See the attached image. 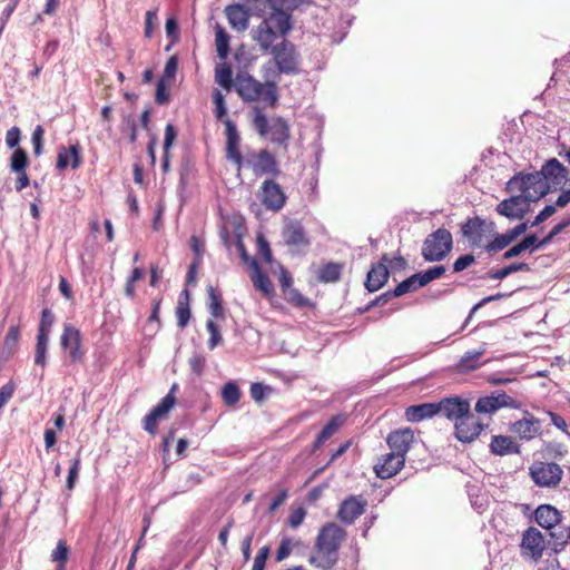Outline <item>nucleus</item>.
<instances>
[{"mask_svg": "<svg viewBox=\"0 0 570 570\" xmlns=\"http://www.w3.org/2000/svg\"><path fill=\"white\" fill-rule=\"evenodd\" d=\"M165 28L167 36L171 39L173 42L179 40V27L175 18L167 19Z\"/></svg>", "mask_w": 570, "mask_h": 570, "instance_id": "338daca9", "label": "nucleus"}, {"mask_svg": "<svg viewBox=\"0 0 570 570\" xmlns=\"http://www.w3.org/2000/svg\"><path fill=\"white\" fill-rule=\"evenodd\" d=\"M175 314L177 317L178 327L184 330L188 325L191 317L189 289L185 288L180 292L177 306L175 308Z\"/></svg>", "mask_w": 570, "mask_h": 570, "instance_id": "2f4dec72", "label": "nucleus"}, {"mask_svg": "<svg viewBox=\"0 0 570 570\" xmlns=\"http://www.w3.org/2000/svg\"><path fill=\"white\" fill-rule=\"evenodd\" d=\"M70 549L65 540H59L56 548L52 550L50 554V559L52 562H56L57 566H65L68 562Z\"/></svg>", "mask_w": 570, "mask_h": 570, "instance_id": "a18cd8bd", "label": "nucleus"}, {"mask_svg": "<svg viewBox=\"0 0 570 570\" xmlns=\"http://www.w3.org/2000/svg\"><path fill=\"white\" fill-rule=\"evenodd\" d=\"M250 279L254 287L262 292L266 297H273L275 294L274 286L269 277L262 271L256 259H250Z\"/></svg>", "mask_w": 570, "mask_h": 570, "instance_id": "cd10ccee", "label": "nucleus"}, {"mask_svg": "<svg viewBox=\"0 0 570 570\" xmlns=\"http://www.w3.org/2000/svg\"><path fill=\"white\" fill-rule=\"evenodd\" d=\"M206 328L210 334L208 340V348L214 350L216 346L222 344L223 337L219 332V327L214 320H208L206 323Z\"/></svg>", "mask_w": 570, "mask_h": 570, "instance_id": "603ef678", "label": "nucleus"}, {"mask_svg": "<svg viewBox=\"0 0 570 570\" xmlns=\"http://www.w3.org/2000/svg\"><path fill=\"white\" fill-rule=\"evenodd\" d=\"M292 20L288 12H271L263 21L252 29V38L259 49L267 52L276 43L278 37H285L292 30Z\"/></svg>", "mask_w": 570, "mask_h": 570, "instance_id": "7ed1b4c3", "label": "nucleus"}, {"mask_svg": "<svg viewBox=\"0 0 570 570\" xmlns=\"http://www.w3.org/2000/svg\"><path fill=\"white\" fill-rule=\"evenodd\" d=\"M436 403V415L441 414L451 422L468 414L470 402L461 396L443 397Z\"/></svg>", "mask_w": 570, "mask_h": 570, "instance_id": "2eb2a0df", "label": "nucleus"}, {"mask_svg": "<svg viewBox=\"0 0 570 570\" xmlns=\"http://www.w3.org/2000/svg\"><path fill=\"white\" fill-rule=\"evenodd\" d=\"M55 321L56 317L50 308H43L41 312L37 335L49 337Z\"/></svg>", "mask_w": 570, "mask_h": 570, "instance_id": "c03bdc74", "label": "nucleus"}, {"mask_svg": "<svg viewBox=\"0 0 570 570\" xmlns=\"http://www.w3.org/2000/svg\"><path fill=\"white\" fill-rule=\"evenodd\" d=\"M225 135H226V158L234 164L237 170H240L245 164V159L240 153V136L237 127L232 120L225 121Z\"/></svg>", "mask_w": 570, "mask_h": 570, "instance_id": "4468645a", "label": "nucleus"}, {"mask_svg": "<svg viewBox=\"0 0 570 570\" xmlns=\"http://www.w3.org/2000/svg\"><path fill=\"white\" fill-rule=\"evenodd\" d=\"M283 237L288 246L308 247L309 239L299 222H289L283 230Z\"/></svg>", "mask_w": 570, "mask_h": 570, "instance_id": "b1692460", "label": "nucleus"}, {"mask_svg": "<svg viewBox=\"0 0 570 570\" xmlns=\"http://www.w3.org/2000/svg\"><path fill=\"white\" fill-rule=\"evenodd\" d=\"M530 266L527 263H512L501 269L491 271L488 273V277L491 279H502L515 272H528Z\"/></svg>", "mask_w": 570, "mask_h": 570, "instance_id": "a19ab883", "label": "nucleus"}, {"mask_svg": "<svg viewBox=\"0 0 570 570\" xmlns=\"http://www.w3.org/2000/svg\"><path fill=\"white\" fill-rule=\"evenodd\" d=\"M305 517L306 511L303 508H297L291 511L287 522L293 529H296L303 523Z\"/></svg>", "mask_w": 570, "mask_h": 570, "instance_id": "0e129e2a", "label": "nucleus"}, {"mask_svg": "<svg viewBox=\"0 0 570 570\" xmlns=\"http://www.w3.org/2000/svg\"><path fill=\"white\" fill-rule=\"evenodd\" d=\"M253 126L263 137L269 136L272 142L286 145L289 139V127L282 117H274L269 121L259 108H254Z\"/></svg>", "mask_w": 570, "mask_h": 570, "instance_id": "423d86ee", "label": "nucleus"}, {"mask_svg": "<svg viewBox=\"0 0 570 570\" xmlns=\"http://www.w3.org/2000/svg\"><path fill=\"white\" fill-rule=\"evenodd\" d=\"M508 189L511 191L519 190L522 193L524 202H535L549 191V183L543 179L540 171L531 174L518 173L508 181Z\"/></svg>", "mask_w": 570, "mask_h": 570, "instance_id": "20e7f679", "label": "nucleus"}, {"mask_svg": "<svg viewBox=\"0 0 570 570\" xmlns=\"http://www.w3.org/2000/svg\"><path fill=\"white\" fill-rule=\"evenodd\" d=\"M342 264L338 263H327L320 267L317 272V279L321 283H335L340 281L342 275Z\"/></svg>", "mask_w": 570, "mask_h": 570, "instance_id": "72a5a7b5", "label": "nucleus"}, {"mask_svg": "<svg viewBox=\"0 0 570 570\" xmlns=\"http://www.w3.org/2000/svg\"><path fill=\"white\" fill-rule=\"evenodd\" d=\"M367 507V501L361 495H350L338 508L337 518L345 524H352L362 515Z\"/></svg>", "mask_w": 570, "mask_h": 570, "instance_id": "6ab92c4d", "label": "nucleus"}, {"mask_svg": "<svg viewBox=\"0 0 570 570\" xmlns=\"http://www.w3.org/2000/svg\"><path fill=\"white\" fill-rule=\"evenodd\" d=\"M495 404L498 405V409L501 407H518L517 401L508 395L507 393H499L498 395H494Z\"/></svg>", "mask_w": 570, "mask_h": 570, "instance_id": "69168bd1", "label": "nucleus"}, {"mask_svg": "<svg viewBox=\"0 0 570 570\" xmlns=\"http://www.w3.org/2000/svg\"><path fill=\"white\" fill-rule=\"evenodd\" d=\"M268 556L269 548L267 546L262 547L254 559L252 570H264Z\"/></svg>", "mask_w": 570, "mask_h": 570, "instance_id": "e2e57ef3", "label": "nucleus"}, {"mask_svg": "<svg viewBox=\"0 0 570 570\" xmlns=\"http://www.w3.org/2000/svg\"><path fill=\"white\" fill-rule=\"evenodd\" d=\"M510 244L512 243L505 233L498 234L494 232V235L489 238L484 250L489 254H495L507 248Z\"/></svg>", "mask_w": 570, "mask_h": 570, "instance_id": "58836bf2", "label": "nucleus"}, {"mask_svg": "<svg viewBox=\"0 0 570 570\" xmlns=\"http://www.w3.org/2000/svg\"><path fill=\"white\" fill-rule=\"evenodd\" d=\"M49 337L37 335L35 347V364L41 367L47 365V350Z\"/></svg>", "mask_w": 570, "mask_h": 570, "instance_id": "37998d69", "label": "nucleus"}, {"mask_svg": "<svg viewBox=\"0 0 570 570\" xmlns=\"http://www.w3.org/2000/svg\"><path fill=\"white\" fill-rule=\"evenodd\" d=\"M170 100V95L167 89V85L165 82V79L161 78L156 86V95H155V101L158 105H166Z\"/></svg>", "mask_w": 570, "mask_h": 570, "instance_id": "4d7b16f0", "label": "nucleus"}, {"mask_svg": "<svg viewBox=\"0 0 570 570\" xmlns=\"http://www.w3.org/2000/svg\"><path fill=\"white\" fill-rule=\"evenodd\" d=\"M284 298L286 299L287 303L298 308L308 307L313 305L312 302L296 288H291L289 291H287L284 294Z\"/></svg>", "mask_w": 570, "mask_h": 570, "instance_id": "09e8293b", "label": "nucleus"}, {"mask_svg": "<svg viewBox=\"0 0 570 570\" xmlns=\"http://www.w3.org/2000/svg\"><path fill=\"white\" fill-rule=\"evenodd\" d=\"M213 101L215 105L214 114L217 120L222 121L225 125L226 120H232L227 116V108L225 104V98L219 90H215L213 94Z\"/></svg>", "mask_w": 570, "mask_h": 570, "instance_id": "de8ad7c7", "label": "nucleus"}, {"mask_svg": "<svg viewBox=\"0 0 570 570\" xmlns=\"http://www.w3.org/2000/svg\"><path fill=\"white\" fill-rule=\"evenodd\" d=\"M225 13L230 27L237 32H244L249 24V12L242 4H230L225 9Z\"/></svg>", "mask_w": 570, "mask_h": 570, "instance_id": "393cba45", "label": "nucleus"}, {"mask_svg": "<svg viewBox=\"0 0 570 570\" xmlns=\"http://www.w3.org/2000/svg\"><path fill=\"white\" fill-rule=\"evenodd\" d=\"M207 293L209 298L208 311L210 315L214 318L224 320L225 314L222 295L212 285L207 287Z\"/></svg>", "mask_w": 570, "mask_h": 570, "instance_id": "c9c22d12", "label": "nucleus"}, {"mask_svg": "<svg viewBox=\"0 0 570 570\" xmlns=\"http://www.w3.org/2000/svg\"><path fill=\"white\" fill-rule=\"evenodd\" d=\"M246 164L255 176L266 175L275 178L282 173L275 156L267 149L249 153L246 158Z\"/></svg>", "mask_w": 570, "mask_h": 570, "instance_id": "9d476101", "label": "nucleus"}, {"mask_svg": "<svg viewBox=\"0 0 570 570\" xmlns=\"http://www.w3.org/2000/svg\"><path fill=\"white\" fill-rule=\"evenodd\" d=\"M510 431L521 440L530 441L541 434V423L539 419L530 415L513 422Z\"/></svg>", "mask_w": 570, "mask_h": 570, "instance_id": "4be33fe9", "label": "nucleus"}, {"mask_svg": "<svg viewBox=\"0 0 570 570\" xmlns=\"http://www.w3.org/2000/svg\"><path fill=\"white\" fill-rule=\"evenodd\" d=\"M423 281L420 273H415L409 278L402 281L394 289L393 296L400 297L406 293L414 292L421 287H423Z\"/></svg>", "mask_w": 570, "mask_h": 570, "instance_id": "f704fd0d", "label": "nucleus"}, {"mask_svg": "<svg viewBox=\"0 0 570 570\" xmlns=\"http://www.w3.org/2000/svg\"><path fill=\"white\" fill-rule=\"evenodd\" d=\"M346 422V415L337 414L330 419V421L325 424V426L321 430V432L315 438L312 443V452L318 451L326 441H328L334 434H336L340 429Z\"/></svg>", "mask_w": 570, "mask_h": 570, "instance_id": "5701e85b", "label": "nucleus"}, {"mask_svg": "<svg viewBox=\"0 0 570 570\" xmlns=\"http://www.w3.org/2000/svg\"><path fill=\"white\" fill-rule=\"evenodd\" d=\"M29 166V157L23 148H16L10 157L11 171H26Z\"/></svg>", "mask_w": 570, "mask_h": 570, "instance_id": "79ce46f5", "label": "nucleus"}, {"mask_svg": "<svg viewBox=\"0 0 570 570\" xmlns=\"http://www.w3.org/2000/svg\"><path fill=\"white\" fill-rule=\"evenodd\" d=\"M242 396V392L235 382H227L222 389V399L227 406H235Z\"/></svg>", "mask_w": 570, "mask_h": 570, "instance_id": "e433bc0d", "label": "nucleus"}, {"mask_svg": "<svg viewBox=\"0 0 570 570\" xmlns=\"http://www.w3.org/2000/svg\"><path fill=\"white\" fill-rule=\"evenodd\" d=\"M259 198L264 207L272 212L281 210L287 200L283 188L274 179H266L262 183Z\"/></svg>", "mask_w": 570, "mask_h": 570, "instance_id": "ddd939ff", "label": "nucleus"}, {"mask_svg": "<svg viewBox=\"0 0 570 570\" xmlns=\"http://www.w3.org/2000/svg\"><path fill=\"white\" fill-rule=\"evenodd\" d=\"M272 12H287L297 9L304 0H265Z\"/></svg>", "mask_w": 570, "mask_h": 570, "instance_id": "49530a36", "label": "nucleus"}, {"mask_svg": "<svg viewBox=\"0 0 570 570\" xmlns=\"http://www.w3.org/2000/svg\"><path fill=\"white\" fill-rule=\"evenodd\" d=\"M529 473L533 482L541 488H557L562 479L563 471L554 462L535 461Z\"/></svg>", "mask_w": 570, "mask_h": 570, "instance_id": "6e6552de", "label": "nucleus"}, {"mask_svg": "<svg viewBox=\"0 0 570 570\" xmlns=\"http://www.w3.org/2000/svg\"><path fill=\"white\" fill-rule=\"evenodd\" d=\"M20 139H21V130L17 126L11 127L6 134V144L11 149L20 148L19 147Z\"/></svg>", "mask_w": 570, "mask_h": 570, "instance_id": "bf43d9fd", "label": "nucleus"}, {"mask_svg": "<svg viewBox=\"0 0 570 570\" xmlns=\"http://www.w3.org/2000/svg\"><path fill=\"white\" fill-rule=\"evenodd\" d=\"M452 245V234L445 228H439L423 242L422 256L428 262L442 261L451 252Z\"/></svg>", "mask_w": 570, "mask_h": 570, "instance_id": "0eeeda50", "label": "nucleus"}, {"mask_svg": "<svg viewBox=\"0 0 570 570\" xmlns=\"http://www.w3.org/2000/svg\"><path fill=\"white\" fill-rule=\"evenodd\" d=\"M293 550V539L289 537H283L279 547L275 554V560L281 562L289 557Z\"/></svg>", "mask_w": 570, "mask_h": 570, "instance_id": "5fc2aeb1", "label": "nucleus"}, {"mask_svg": "<svg viewBox=\"0 0 570 570\" xmlns=\"http://www.w3.org/2000/svg\"><path fill=\"white\" fill-rule=\"evenodd\" d=\"M257 247H258V254L261 255L263 261L267 264H271L273 262L272 249L269 247V243L266 240V238L263 235H259L257 237Z\"/></svg>", "mask_w": 570, "mask_h": 570, "instance_id": "6e6d98bb", "label": "nucleus"}, {"mask_svg": "<svg viewBox=\"0 0 570 570\" xmlns=\"http://www.w3.org/2000/svg\"><path fill=\"white\" fill-rule=\"evenodd\" d=\"M382 261H383L385 264H386V263H389V264H390V267H391L392 269H394V271H403V269H405V267H406V265H407V262H406V259H405L403 256H396V257H394V258L390 259V258L387 257V255H386V254H384V255L382 256Z\"/></svg>", "mask_w": 570, "mask_h": 570, "instance_id": "774afa93", "label": "nucleus"}, {"mask_svg": "<svg viewBox=\"0 0 570 570\" xmlns=\"http://www.w3.org/2000/svg\"><path fill=\"white\" fill-rule=\"evenodd\" d=\"M494 222L473 216L461 225V235L471 248L484 249L489 238L494 235Z\"/></svg>", "mask_w": 570, "mask_h": 570, "instance_id": "39448f33", "label": "nucleus"}, {"mask_svg": "<svg viewBox=\"0 0 570 570\" xmlns=\"http://www.w3.org/2000/svg\"><path fill=\"white\" fill-rule=\"evenodd\" d=\"M389 279L387 265L382 261L372 265L367 273L365 287L368 292H376L382 288Z\"/></svg>", "mask_w": 570, "mask_h": 570, "instance_id": "a878e982", "label": "nucleus"}, {"mask_svg": "<svg viewBox=\"0 0 570 570\" xmlns=\"http://www.w3.org/2000/svg\"><path fill=\"white\" fill-rule=\"evenodd\" d=\"M405 465V458L397 452L381 455L374 464V472L380 479H390L396 475Z\"/></svg>", "mask_w": 570, "mask_h": 570, "instance_id": "f3484780", "label": "nucleus"}, {"mask_svg": "<svg viewBox=\"0 0 570 570\" xmlns=\"http://www.w3.org/2000/svg\"><path fill=\"white\" fill-rule=\"evenodd\" d=\"M60 345L63 351L68 352L69 362L71 364L83 362L86 350L82 346L81 333L72 324L67 323L63 325Z\"/></svg>", "mask_w": 570, "mask_h": 570, "instance_id": "9b49d317", "label": "nucleus"}, {"mask_svg": "<svg viewBox=\"0 0 570 570\" xmlns=\"http://www.w3.org/2000/svg\"><path fill=\"white\" fill-rule=\"evenodd\" d=\"M273 62L263 66L262 72L265 82H261L246 71L236 75V92L247 102L263 101L266 106L275 108L278 102V90L275 79L281 73L296 75L299 72L301 55L295 45L286 38L267 51Z\"/></svg>", "mask_w": 570, "mask_h": 570, "instance_id": "f257e3e1", "label": "nucleus"}, {"mask_svg": "<svg viewBox=\"0 0 570 570\" xmlns=\"http://www.w3.org/2000/svg\"><path fill=\"white\" fill-rule=\"evenodd\" d=\"M81 459L80 454L77 453V455L72 459L71 465L68 472L67 482L66 485L68 490H72L75 488L76 481L78 479L79 470H80Z\"/></svg>", "mask_w": 570, "mask_h": 570, "instance_id": "864d4df0", "label": "nucleus"}, {"mask_svg": "<svg viewBox=\"0 0 570 570\" xmlns=\"http://www.w3.org/2000/svg\"><path fill=\"white\" fill-rule=\"evenodd\" d=\"M215 79L216 82L226 90H230L233 86L236 87V81H233L232 68L227 63H223L218 68H216Z\"/></svg>", "mask_w": 570, "mask_h": 570, "instance_id": "4c0bfd02", "label": "nucleus"}, {"mask_svg": "<svg viewBox=\"0 0 570 570\" xmlns=\"http://www.w3.org/2000/svg\"><path fill=\"white\" fill-rule=\"evenodd\" d=\"M521 552L522 556L529 557L533 561L541 559L544 550V539L542 533L534 527L528 528L521 540Z\"/></svg>", "mask_w": 570, "mask_h": 570, "instance_id": "dca6fc26", "label": "nucleus"}, {"mask_svg": "<svg viewBox=\"0 0 570 570\" xmlns=\"http://www.w3.org/2000/svg\"><path fill=\"white\" fill-rule=\"evenodd\" d=\"M490 451L495 455L520 454V445L511 436L493 435L490 442Z\"/></svg>", "mask_w": 570, "mask_h": 570, "instance_id": "c756f323", "label": "nucleus"}, {"mask_svg": "<svg viewBox=\"0 0 570 570\" xmlns=\"http://www.w3.org/2000/svg\"><path fill=\"white\" fill-rule=\"evenodd\" d=\"M20 340V326L12 325L9 327L8 333L3 341V347L8 350L9 354H12Z\"/></svg>", "mask_w": 570, "mask_h": 570, "instance_id": "8fccbe9b", "label": "nucleus"}, {"mask_svg": "<svg viewBox=\"0 0 570 570\" xmlns=\"http://www.w3.org/2000/svg\"><path fill=\"white\" fill-rule=\"evenodd\" d=\"M475 262V257L472 254H465L455 259L453 263V272L460 273L470 267Z\"/></svg>", "mask_w": 570, "mask_h": 570, "instance_id": "680f3d73", "label": "nucleus"}, {"mask_svg": "<svg viewBox=\"0 0 570 570\" xmlns=\"http://www.w3.org/2000/svg\"><path fill=\"white\" fill-rule=\"evenodd\" d=\"M436 415V403H421L410 405L404 411V419L407 422L417 423L423 420L432 419Z\"/></svg>", "mask_w": 570, "mask_h": 570, "instance_id": "c85d7f7f", "label": "nucleus"}, {"mask_svg": "<svg viewBox=\"0 0 570 570\" xmlns=\"http://www.w3.org/2000/svg\"><path fill=\"white\" fill-rule=\"evenodd\" d=\"M415 442L414 431L411 428H401L387 434L386 443L391 451L406 458L407 452Z\"/></svg>", "mask_w": 570, "mask_h": 570, "instance_id": "aec40b11", "label": "nucleus"}, {"mask_svg": "<svg viewBox=\"0 0 570 570\" xmlns=\"http://www.w3.org/2000/svg\"><path fill=\"white\" fill-rule=\"evenodd\" d=\"M484 354L482 351H468L455 364V370L459 373H466L478 370L482 363L480 362L481 356Z\"/></svg>", "mask_w": 570, "mask_h": 570, "instance_id": "473e14b6", "label": "nucleus"}, {"mask_svg": "<svg viewBox=\"0 0 570 570\" xmlns=\"http://www.w3.org/2000/svg\"><path fill=\"white\" fill-rule=\"evenodd\" d=\"M444 273H445V267L440 265V266L431 267L424 272H420V275H421L423 284L425 286L430 282H432L436 278H440Z\"/></svg>", "mask_w": 570, "mask_h": 570, "instance_id": "13d9d810", "label": "nucleus"}, {"mask_svg": "<svg viewBox=\"0 0 570 570\" xmlns=\"http://www.w3.org/2000/svg\"><path fill=\"white\" fill-rule=\"evenodd\" d=\"M525 203L522 196H512L502 200L497 206L498 214L509 219H521L525 215V208L522 204Z\"/></svg>", "mask_w": 570, "mask_h": 570, "instance_id": "bb28decb", "label": "nucleus"}, {"mask_svg": "<svg viewBox=\"0 0 570 570\" xmlns=\"http://www.w3.org/2000/svg\"><path fill=\"white\" fill-rule=\"evenodd\" d=\"M534 520L540 527L544 529H552L560 522L561 514L554 507L550 504H542L535 509Z\"/></svg>", "mask_w": 570, "mask_h": 570, "instance_id": "7c9ffc66", "label": "nucleus"}, {"mask_svg": "<svg viewBox=\"0 0 570 570\" xmlns=\"http://www.w3.org/2000/svg\"><path fill=\"white\" fill-rule=\"evenodd\" d=\"M216 51L220 59H226L229 52V36L220 26L215 31Z\"/></svg>", "mask_w": 570, "mask_h": 570, "instance_id": "ea45409f", "label": "nucleus"}, {"mask_svg": "<svg viewBox=\"0 0 570 570\" xmlns=\"http://www.w3.org/2000/svg\"><path fill=\"white\" fill-rule=\"evenodd\" d=\"M495 402L494 395L480 397L475 403L474 410L478 413H494L499 410Z\"/></svg>", "mask_w": 570, "mask_h": 570, "instance_id": "3c124183", "label": "nucleus"}, {"mask_svg": "<svg viewBox=\"0 0 570 570\" xmlns=\"http://www.w3.org/2000/svg\"><path fill=\"white\" fill-rule=\"evenodd\" d=\"M346 537V530L335 522L322 525L308 558L309 564L320 570H332L338 561V550Z\"/></svg>", "mask_w": 570, "mask_h": 570, "instance_id": "f03ea898", "label": "nucleus"}, {"mask_svg": "<svg viewBox=\"0 0 570 570\" xmlns=\"http://www.w3.org/2000/svg\"><path fill=\"white\" fill-rule=\"evenodd\" d=\"M45 130L42 126L38 125L32 132V145L33 153L36 156H40L42 153V141H43Z\"/></svg>", "mask_w": 570, "mask_h": 570, "instance_id": "052dcab7", "label": "nucleus"}, {"mask_svg": "<svg viewBox=\"0 0 570 570\" xmlns=\"http://www.w3.org/2000/svg\"><path fill=\"white\" fill-rule=\"evenodd\" d=\"M540 175L549 183V191L558 190L568 179V169L557 159L551 158L541 167Z\"/></svg>", "mask_w": 570, "mask_h": 570, "instance_id": "a211bd4d", "label": "nucleus"}, {"mask_svg": "<svg viewBox=\"0 0 570 570\" xmlns=\"http://www.w3.org/2000/svg\"><path fill=\"white\" fill-rule=\"evenodd\" d=\"M82 164V156H81V147L78 142L65 147L59 146L58 148V155H57V163L56 167L59 170H63L67 167H71L72 169H77Z\"/></svg>", "mask_w": 570, "mask_h": 570, "instance_id": "412c9836", "label": "nucleus"}, {"mask_svg": "<svg viewBox=\"0 0 570 570\" xmlns=\"http://www.w3.org/2000/svg\"><path fill=\"white\" fill-rule=\"evenodd\" d=\"M485 426L487 424L481 422V420L471 412V406H469L468 414H464L454 422V436L463 443H470L481 434Z\"/></svg>", "mask_w": 570, "mask_h": 570, "instance_id": "f8f14e48", "label": "nucleus"}, {"mask_svg": "<svg viewBox=\"0 0 570 570\" xmlns=\"http://www.w3.org/2000/svg\"><path fill=\"white\" fill-rule=\"evenodd\" d=\"M177 390V384H173L169 392L166 396H164L160 402L144 417L142 428L150 435L155 436L158 432V423L160 420L165 419L169 411L176 404L175 392Z\"/></svg>", "mask_w": 570, "mask_h": 570, "instance_id": "1a4fd4ad", "label": "nucleus"}]
</instances>
